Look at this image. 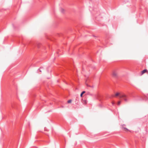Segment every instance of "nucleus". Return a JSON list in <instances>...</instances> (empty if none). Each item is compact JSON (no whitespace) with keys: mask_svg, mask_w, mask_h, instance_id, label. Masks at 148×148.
<instances>
[{"mask_svg":"<svg viewBox=\"0 0 148 148\" xmlns=\"http://www.w3.org/2000/svg\"><path fill=\"white\" fill-rule=\"evenodd\" d=\"M84 102L85 103V104H86V100H84Z\"/></svg>","mask_w":148,"mask_h":148,"instance_id":"9b49d317","label":"nucleus"},{"mask_svg":"<svg viewBox=\"0 0 148 148\" xmlns=\"http://www.w3.org/2000/svg\"><path fill=\"white\" fill-rule=\"evenodd\" d=\"M72 101V100H69L67 102L68 103H71Z\"/></svg>","mask_w":148,"mask_h":148,"instance_id":"423d86ee","label":"nucleus"},{"mask_svg":"<svg viewBox=\"0 0 148 148\" xmlns=\"http://www.w3.org/2000/svg\"><path fill=\"white\" fill-rule=\"evenodd\" d=\"M85 92L84 91H83L82 93L80 94V96L82 97V96L84 94Z\"/></svg>","mask_w":148,"mask_h":148,"instance_id":"20e7f679","label":"nucleus"},{"mask_svg":"<svg viewBox=\"0 0 148 148\" xmlns=\"http://www.w3.org/2000/svg\"><path fill=\"white\" fill-rule=\"evenodd\" d=\"M126 96L125 94L122 95L120 96V97L123 98V99L125 101H127V99H126Z\"/></svg>","mask_w":148,"mask_h":148,"instance_id":"f03ea898","label":"nucleus"},{"mask_svg":"<svg viewBox=\"0 0 148 148\" xmlns=\"http://www.w3.org/2000/svg\"><path fill=\"white\" fill-rule=\"evenodd\" d=\"M120 95V93L119 92H117L116 93L115 95L116 96H118V95Z\"/></svg>","mask_w":148,"mask_h":148,"instance_id":"39448f33","label":"nucleus"},{"mask_svg":"<svg viewBox=\"0 0 148 148\" xmlns=\"http://www.w3.org/2000/svg\"><path fill=\"white\" fill-rule=\"evenodd\" d=\"M112 103L113 104L114 103V101H112Z\"/></svg>","mask_w":148,"mask_h":148,"instance_id":"f8f14e48","label":"nucleus"},{"mask_svg":"<svg viewBox=\"0 0 148 148\" xmlns=\"http://www.w3.org/2000/svg\"><path fill=\"white\" fill-rule=\"evenodd\" d=\"M123 129H124V130L125 131H127L128 130L125 128H123Z\"/></svg>","mask_w":148,"mask_h":148,"instance_id":"6e6552de","label":"nucleus"},{"mask_svg":"<svg viewBox=\"0 0 148 148\" xmlns=\"http://www.w3.org/2000/svg\"><path fill=\"white\" fill-rule=\"evenodd\" d=\"M148 73V71L147 69H145L141 71V75H143L145 73Z\"/></svg>","mask_w":148,"mask_h":148,"instance_id":"7ed1b4c3","label":"nucleus"},{"mask_svg":"<svg viewBox=\"0 0 148 148\" xmlns=\"http://www.w3.org/2000/svg\"><path fill=\"white\" fill-rule=\"evenodd\" d=\"M42 68H40L39 69V71L40 72H42V70H41V69H42Z\"/></svg>","mask_w":148,"mask_h":148,"instance_id":"1a4fd4ad","label":"nucleus"},{"mask_svg":"<svg viewBox=\"0 0 148 148\" xmlns=\"http://www.w3.org/2000/svg\"><path fill=\"white\" fill-rule=\"evenodd\" d=\"M121 101H119L117 103V105L119 106L121 104Z\"/></svg>","mask_w":148,"mask_h":148,"instance_id":"0eeeda50","label":"nucleus"},{"mask_svg":"<svg viewBox=\"0 0 148 148\" xmlns=\"http://www.w3.org/2000/svg\"><path fill=\"white\" fill-rule=\"evenodd\" d=\"M118 73L115 70H113L112 72V76L115 77H117L118 76Z\"/></svg>","mask_w":148,"mask_h":148,"instance_id":"f257e3e1","label":"nucleus"},{"mask_svg":"<svg viewBox=\"0 0 148 148\" xmlns=\"http://www.w3.org/2000/svg\"><path fill=\"white\" fill-rule=\"evenodd\" d=\"M61 10H62V12H64V9H61Z\"/></svg>","mask_w":148,"mask_h":148,"instance_id":"9d476101","label":"nucleus"}]
</instances>
